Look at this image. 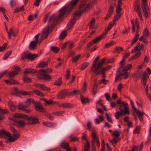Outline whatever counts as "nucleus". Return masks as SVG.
I'll return each instance as SVG.
<instances>
[{"instance_id": "38", "label": "nucleus", "mask_w": 151, "mask_h": 151, "mask_svg": "<svg viewBox=\"0 0 151 151\" xmlns=\"http://www.w3.org/2000/svg\"><path fill=\"white\" fill-rule=\"evenodd\" d=\"M103 101L101 99H99V101L97 102V103L98 104L99 106H101V107L103 108L104 110L105 111H106L107 110L106 108V106L105 105H103V104L102 103Z\"/></svg>"}, {"instance_id": "18", "label": "nucleus", "mask_w": 151, "mask_h": 151, "mask_svg": "<svg viewBox=\"0 0 151 151\" xmlns=\"http://www.w3.org/2000/svg\"><path fill=\"white\" fill-rule=\"evenodd\" d=\"M79 10H80L79 12L78 11H76L74 13L73 18L76 20V19L77 17L81 16V13L84 12L82 9H79Z\"/></svg>"}, {"instance_id": "2", "label": "nucleus", "mask_w": 151, "mask_h": 151, "mask_svg": "<svg viewBox=\"0 0 151 151\" xmlns=\"http://www.w3.org/2000/svg\"><path fill=\"white\" fill-rule=\"evenodd\" d=\"M52 72L51 69L47 68L45 69L39 70L38 72L37 78L40 80H43L45 81H49L52 78V77L48 73Z\"/></svg>"}, {"instance_id": "59", "label": "nucleus", "mask_w": 151, "mask_h": 151, "mask_svg": "<svg viewBox=\"0 0 151 151\" xmlns=\"http://www.w3.org/2000/svg\"><path fill=\"white\" fill-rule=\"evenodd\" d=\"M9 112V111L8 109H1L0 108V113L2 114H8Z\"/></svg>"}, {"instance_id": "63", "label": "nucleus", "mask_w": 151, "mask_h": 151, "mask_svg": "<svg viewBox=\"0 0 151 151\" xmlns=\"http://www.w3.org/2000/svg\"><path fill=\"white\" fill-rule=\"evenodd\" d=\"M64 112L65 111H64L56 112H53V114L55 115L61 116L63 115V114H64Z\"/></svg>"}, {"instance_id": "33", "label": "nucleus", "mask_w": 151, "mask_h": 151, "mask_svg": "<svg viewBox=\"0 0 151 151\" xmlns=\"http://www.w3.org/2000/svg\"><path fill=\"white\" fill-rule=\"evenodd\" d=\"M67 31H63L60 34L59 36L60 39L61 40H63L64 39V38L67 36Z\"/></svg>"}, {"instance_id": "42", "label": "nucleus", "mask_w": 151, "mask_h": 151, "mask_svg": "<svg viewBox=\"0 0 151 151\" xmlns=\"http://www.w3.org/2000/svg\"><path fill=\"white\" fill-rule=\"evenodd\" d=\"M62 83V78L61 77H59L55 81L54 84V85L60 86L61 84Z\"/></svg>"}, {"instance_id": "28", "label": "nucleus", "mask_w": 151, "mask_h": 151, "mask_svg": "<svg viewBox=\"0 0 151 151\" xmlns=\"http://www.w3.org/2000/svg\"><path fill=\"white\" fill-rule=\"evenodd\" d=\"M120 111L115 113V118L117 119H119V117L121 115L122 116H124L126 115V114Z\"/></svg>"}, {"instance_id": "10", "label": "nucleus", "mask_w": 151, "mask_h": 151, "mask_svg": "<svg viewBox=\"0 0 151 151\" xmlns=\"http://www.w3.org/2000/svg\"><path fill=\"white\" fill-rule=\"evenodd\" d=\"M27 121L29 124L32 125H34L40 123L38 119L34 117H28Z\"/></svg>"}, {"instance_id": "52", "label": "nucleus", "mask_w": 151, "mask_h": 151, "mask_svg": "<svg viewBox=\"0 0 151 151\" xmlns=\"http://www.w3.org/2000/svg\"><path fill=\"white\" fill-rule=\"evenodd\" d=\"M90 143L89 142H86L85 145L84 151H90Z\"/></svg>"}, {"instance_id": "13", "label": "nucleus", "mask_w": 151, "mask_h": 151, "mask_svg": "<svg viewBox=\"0 0 151 151\" xmlns=\"http://www.w3.org/2000/svg\"><path fill=\"white\" fill-rule=\"evenodd\" d=\"M35 101H36L32 99L28 98L27 99V100L24 102L26 105L25 106L26 107L28 108L30 106L31 103H32L34 104Z\"/></svg>"}, {"instance_id": "45", "label": "nucleus", "mask_w": 151, "mask_h": 151, "mask_svg": "<svg viewBox=\"0 0 151 151\" xmlns=\"http://www.w3.org/2000/svg\"><path fill=\"white\" fill-rule=\"evenodd\" d=\"M134 10L135 12H137L141 10V8L139 4L138 3H137L135 4L134 7Z\"/></svg>"}, {"instance_id": "25", "label": "nucleus", "mask_w": 151, "mask_h": 151, "mask_svg": "<svg viewBox=\"0 0 151 151\" xmlns=\"http://www.w3.org/2000/svg\"><path fill=\"white\" fill-rule=\"evenodd\" d=\"M60 146L63 149H66L69 147V143L66 142L65 141L61 142Z\"/></svg>"}, {"instance_id": "6", "label": "nucleus", "mask_w": 151, "mask_h": 151, "mask_svg": "<svg viewBox=\"0 0 151 151\" xmlns=\"http://www.w3.org/2000/svg\"><path fill=\"white\" fill-rule=\"evenodd\" d=\"M87 2V0H83L81 1L78 6L79 9H82L83 11L85 12L87 9L90 8L92 6L91 3H88L86 4Z\"/></svg>"}, {"instance_id": "39", "label": "nucleus", "mask_w": 151, "mask_h": 151, "mask_svg": "<svg viewBox=\"0 0 151 151\" xmlns=\"http://www.w3.org/2000/svg\"><path fill=\"white\" fill-rule=\"evenodd\" d=\"M33 92L36 95L40 97H43L44 96V94L42 92L39 90H34Z\"/></svg>"}, {"instance_id": "20", "label": "nucleus", "mask_w": 151, "mask_h": 151, "mask_svg": "<svg viewBox=\"0 0 151 151\" xmlns=\"http://www.w3.org/2000/svg\"><path fill=\"white\" fill-rule=\"evenodd\" d=\"M91 137L92 139L91 143H95L96 140L99 139L98 137L96 136V133L94 131L91 132Z\"/></svg>"}, {"instance_id": "8", "label": "nucleus", "mask_w": 151, "mask_h": 151, "mask_svg": "<svg viewBox=\"0 0 151 151\" xmlns=\"http://www.w3.org/2000/svg\"><path fill=\"white\" fill-rule=\"evenodd\" d=\"M34 106L35 109L37 111L40 112H43L45 111V109L42 106L40 102L36 101Z\"/></svg>"}, {"instance_id": "27", "label": "nucleus", "mask_w": 151, "mask_h": 151, "mask_svg": "<svg viewBox=\"0 0 151 151\" xmlns=\"http://www.w3.org/2000/svg\"><path fill=\"white\" fill-rule=\"evenodd\" d=\"M99 58L100 57L99 56H98L96 57L94 60L93 61V65L91 67V70H92L93 68H95L97 66V63L99 59Z\"/></svg>"}, {"instance_id": "34", "label": "nucleus", "mask_w": 151, "mask_h": 151, "mask_svg": "<svg viewBox=\"0 0 151 151\" xmlns=\"http://www.w3.org/2000/svg\"><path fill=\"white\" fill-rule=\"evenodd\" d=\"M132 68V65L131 64H128L123 68V71H127Z\"/></svg>"}, {"instance_id": "1", "label": "nucleus", "mask_w": 151, "mask_h": 151, "mask_svg": "<svg viewBox=\"0 0 151 151\" xmlns=\"http://www.w3.org/2000/svg\"><path fill=\"white\" fill-rule=\"evenodd\" d=\"M79 0H72L67 6H63L61 8L59 14V17L63 16L65 14H68L75 7Z\"/></svg>"}, {"instance_id": "21", "label": "nucleus", "mask_w": 151, "mask_h": 151, "mask_svg": "<svg viewBox=\"0 0 151 151\" xmlns=\"http://www.w3.org/2000/svg\"><path fill=\"white\" fill-rule=\"evenodd\" d=\"M11 134L9 132L5 131L4 130H0V136L4 137L6 136L8 137H10Z\"/></svg>"}, {"instance_id": "60", "label": "nucleus", "mask_w": 151, "mask_h": 151, "mask_svg": "<svg viewBox=\"0 0 151 151\" xmlns=\"http://www.w3.org/2000/svg\"><path fill=\"white\" fill-rule=\"evenodd\" d=\"M131 23L132 24V31L133 33H134L135 32V25H134V19H133L131 20Z\"/></svg>"}, {"instance_id": "30", "label": "nucleus", "mask_w": 151, "mask_h": 151, "mask_svg": "<svg viewBox=\"0 0 151 151\" xmlns=\"http://www.w3.org/2000/svg\"><path fill=\"white\" fill-rule=\"evenodd\" d=\"M95 19L94 17L92 18L89 24V26L90 28L93 29L95 23Z\"/></svg>"}, {"instance_id": "54", "label": "nucleus", "mask_w": 151, "mask_h": 151, "mask_svg": "<svg viewBox=\"0 0 151 151\" xmlns=\"http://www.w3.org/2000/svg\"><path fill=\"white\" fill-rule=\"evenodd\" d=\"M60 49L59 47H52L51 48V50L55 53H57L59 52Z\"/></svg>"}, {"instance_id": "37", "label": "nucleus", "mask_w": 151, "mask_h": 151, "mask_svg": "<svg viewBox=\"0 0 151 151\" xmlns=\"http://www.w3.org/2000/svg\"><path fill=\"white\" fill-rule=\"evenodd\" d=\"M80 91L78 90H74L69 93L68 95L69 96H74L75 95H78L79 94Z\"/></svg>"}, {"instance_id": "56", "label": "nucleus", "mask_w": 151, "mask_h": 151, "mask_svg": "<svg viewBox=\"0 0 151 151\" xmlns=\"http://www.w3.org/2000/svg\"><path fill=\"white\" fill-rule=\"evenodd\" d=\"M139 37L138 35H135L134 39L132 41L131 46H132L138 40Z\"/></svg>"}, {"instance_id": "44", "label": "nucleus", "mask_w": 151, "mask_h": 151, "mask_svg": "<svg viewBox=\"0 0 151 151\" xmlns=\"http://www.w3.org/2000/svg\"><path fill=\"white\" fill-rule=\"evenodd\" d=\"M12 52V50H10L9 51L7 52L4 55L3 59L4 60H5L6 59L8 58L9 57V55H10Z\"/></svg>"}, {"instance_id": "58", "label": "nucleus", "mask_w": 151, "mask_h": 151, "mask_svg": "<svg viewBox=\"0 0 151 151\" xmlns=\"http://www.w3.org/2000/svg\"><path fill=\"white\" fill-rule=\"evenodd\" d=\"M89 63L88 62H85L81 66V69L83 70L86 68L89 65Z\"/></svg>"}, {"instance_id": "49", "label": "nucleus", "mask_w": 151, "mask_h": 151, "mask_svg": "<svg viewBox=\"0 0 151 151\" xmlns=\"http://www.w3.org/2000/svg\"><path fill=\"white\" fill-rule=\"evenodd\" d=\"M80 56L81 55L79 54L76 56L73 57L71 59L72 62L73 63L76 62L79 59Z\"/></svg>"}, {"instance_id": "17", "label": "nucleus", "mask_w": 151, "mask_h": 151, "mask_svg": "<svg viewBox=\"0 0 151 151\" xmlns=\"http://www.w3.org/2000/svg\"><path fill=\"white\" fill-rule=\"evenodd\" d=\"M8 105L11 111L13 112L15 111L16 106L14 105L13 102L10 101H9L8 102Z\"/></svg>"}, {"instance_id": "3", "label": "nucleus", "mask_w": 151, "mask_h": 151, "mask_svg": "<svg viewBox=\"0 0 151 151\" xmlns=\"http://www.w3.org/2000/svg\"><path fill=\"white\" fill-rule=\"evenodd\" d=\"M116 103L119 105V109L120 111L126 114H129L128 105L127 103H126L124 101H121V100L119 99L116 101Z\"/></svg>"}, {"instance_id": "40", "label": "nucleus", "mask_w": 151, "mask_h": 151, "mask_svg": "<svg viewBox=\"0 0 151 151\" xmlns=\"http://www.w3.org/2000/svg\"><path fill=\"white\" fill-rule=\"evenodd\" d=\"M18 74V73L17 72L15 71H13L8 74V76L10 78H12Z\"/></svg>"}, {"instance_id": "4", "label": "nucleus", "mask_w": 151, "mask_h": 151, "mask_svg": "<svg viewBox=\"0 0 151 151\" xmlns=\"http://www.w3.org/2000/svg\"><path fill=\"white\" fill-rule=\"evenodd\" d=\"M55 24L53 23L50 26H46L42 31L41 38L46 39L49 35V32L54 28Z\"/></svg>"}, {"instance_id": "41", "label": "nucleus", "mask_w": 151, "mask_h": 151, "mask_svg": "<svg viewBox=\"0 0 151 151\" xmlns=\"http://www.w3.org/2000/svg\"><path fill=\"white\" fill-rule=\"evenodd\" d=\"M38 65L40 68H45L48 65V63L47 62H42L39 63Z\"/></svg>"}, {"instance_id": "35", "label": "nucleus", "mask_w": 151, "mask_h": 151, "mask_svg": "<svg viewBox=\"0 0 151 151\" xmlns=\"http://www.w3.org/2000/svg\"><path fill=\"white\" fill-rule=\"evenodd\" d=\"M103 38L102 36L99 35L96 37L95 39L92 40L94 44H95L99 42Z\"/></svg>"}, {"instance_id": "23", "label": "nucleus", "mask_w": 151, "mask_h": 151, "mask_svg": "<svg viewBox=\"0 0 151 151\" xmlns=\"http://www.w3.org/2000/svg\"><path fill=\"white\" fill-rule=\"evenodd\" d=\"M37 42L35 41H32L30 44V45L29 47V48L31 50H33L34 48L36 47L37 44Z\"/></svg>"}, {"instance_id": "31", "label": "nucleus", "mask_w": 151, "mask_h": 151, "mask_svg": "<svg viewBox=\"0 0 151 151\" xmlns=\"http://www.w3.org/2000/svg\"><path fill=\"white\" fill-rule=\"evenodd\" d=\"M9 32L10 33L11 35H12L13 37L16 36L17 35V34L18 32V30H17L16 32L14 31L13 29V27H11L9 29Z\"/></svg>"}, {"instance_id": "53", "label": "nucleus", "mask_w": 151, "mask_h": 151, "mask_svg": "<svg viewBox=\"0 0 151 151\" xmlns=\"http://www.w3.org/2000/svg\"><path fill=\"white\" fill-rule=\"evenodd\" d=\"M23 80L24 82L26 83H31L32 82L31 79L30 78L27 77L25 76L23 77Z\"/></svg>"}, {"instance_id": "36", "label": "nucleus", "mask_w": 151, "mask_h": 151, "mask_svg": "<svg viewBox=\"0 0 151 151\" xmlns=\"http://www.w3.org/2000/svg\"><path fill=\"white\" fill-rule=\"evenodd\" d=\"M114 50L116 53H119L120 52L124 51V49L122 47H117L114 48Z\"/></svg>"}, {"instance_id": "22", "label": "nucleus", "mask_w": 151, "mask_h": 151, "mask_svg": "<svg viewBox=\"0 0 151 151\" xmlns=\"http://www.w3.org/2000/svg\"><path fill=\"white\" fill-rule=\"evenodd\" d=\"M37 73V71L35 69L29 68L26 69L24 71V73L26 74H34Z\"/></svg>"}, {"instance_id": "29", "label": "nucleus", "mask_w": 151, "mask_h": 151, "mask_svg": "<svg viewBox=\"0 0 151 151\" xmlns=\"http://www.w3.org/2000/svg\"><path fill=\"white\" fill-rule=\"evenodd\" d=\"M21 91H22V90H19L17 88L15 87L12 91V93L13 94L17 96H18L21 94Z\"/></svg>"}, {"instance_id": "15", "label": "nucleus", "mask_w": 151, "mask_h": 151, "mask_svg": "<svg viewBox=\"0 0 151 151\" xmlns=\"http://www.w3.org/2000/svg\"><path fill=\"white\" fill-rule=\"evenodd\" d=\"M80 98L81 102L83 104H84L86 103H89L90 101L88 97H84V96L81 93Z\"/></svg>"}, {"instance_id": "7", "label": "nucleus", "mask_w": 151, "mask_h": 151, "mask_svg": "<svg viewBox=\"0 0 151 151\" xmlns=\"http://www.w3.org/2000/svg\"><path fill=\"white\" fill-rule=\"evenodd\" d=\"M142 0V5H141L142 10L145 17L147 18L148 17V12L149 11V9L147 3V0Z\"/></svg>"}, {"instance_id": "24", "label": "nucleus", "mask_w": 151, "mask_h": 151, "mask_svg": "<svg viewBox=\"0 0 151 151\" xmlns=\"http://www.w3.org/2000/svg\"><path fill=\"white\" fill-rule=\"evenodd\" d=\"M38 56V55L37 54H32L29 53L28 56V59L31 61L33 60L36 58Z\"/></svg>"}, {"instance_id": "50", "label": "nucleus", "mask_w": 151, "mask_h": 151, "mask_svg": "<svg viewBox=\"0 0 151 151\" xmlns=\"http://www.w3.org/2000/svg\"><path fill=\"white\" fill-rule=\"evenodd\" d=\"M143 35L146 37H149L150 35V33L146 28L143 32Z\"/></svg>"}, {"instance_id": "12", "label": "nucleus", "mask_w": 151, "mask_h": 151, "mask_svg": "<svg viewBox=\"0 0 151 151\" xmlns=\"http://www.w3.org/2000/svg\"><path fill=\"white\" fill-rule=\"evenodd\" d=\"M59 106L63 108H68L70 109L74 107L75 105L72 104L65 103L60 104H59Z\"/></svg>"}, {"instance_id": "16", "label": "nucleus", "mask_w": 151, "mask_h": 151, "mask_svg": "<svg viewBox=\"0 0 151 151\" xmlns=\"http://www.w3.org/2000/svg\"><path fill=\"white\" fill-rule=\"evenodd\" d=\"M12 120L14 121L16 123L18 124V126L20 127H23L25 125V123L24 121L22 120H19L17 121L16 119L13 118Z\"/></svg>"}, {"instance_id": "51", "label": "nucleus", "mask_w": 151, "mask_h": 151, "mask_svg": "<svg viewBox=\"0 0 151 151\" xmlns=\"http://www.w3.org/2000/svg\"><path fill=\"white\" fill-rule=\"evenodd\" d=\"M114 42L113 41H112L109 42V43H107L105 45L104 48H108L110 46H112V45L114 44Z\"/></svg>"}, {"instance_id": "5", "label": "nucleus", "mask_w": 151, "mask_h": 151, "mask_svg": "<svg viewBox=\"0 0 151 151\" xmlns=\"http://www.w3.org/2000/svg\"><path fill=\"white\" fill-rule=\"evenodd\" d=\"M106 60V58L105 57L102 58L98 63L97 67H96L95 68H93L92 70H91V68L90 72H91V71H93L94 73H96V75H98L101 73V69L98 71V70L99 68L102 67L104 63L105 62Z\"/></svg>"}, {"instance_id": "47", "label": "nucleus", "mask_w": 151, "mask_h": 151, "mask_svg": "<svg viewBox=\"0 0 151 151\" xmlns=\"http://www.w3.org/2000/svg\"><path fill=\"white\" fill-rule=\"evenodd\" d=\"M99 84H101L103 83L104 84H107L109 83V81L107 80H106L105 79H103L98 82Z\"/></svg>"}, {"instance_id": "48", "label": "nucleus", "mask_w": 151, "mask_h": 151, "mask_svg": "<svg viewBox=\"0 0 151 151\" xmlns=\"http://www.w3.org/2000/svg\"><path fill=\"white\" fill-rule=\"evenodd\" d=\"M28 54L25 52H24L22 54L20 60H23L25 59H28Z\"/></svg>"}, {"instance_id": "26", "label": "nucleus", "mask_w": 151, "mask_h": 151, "mask_svg": "<svg viewBox=\"0 0 151 151\" xmlns=\"http://www.w3.org/2000/svg\"><path fill=\"white\" fill-rule=\"evenodd\" d=\"M42 124L45 126L50 127H54L56 123H51L49 122H43Z\"/></svg>"}, {"instance_id": "61", "label": "nucleus", "mask_w": 151, "mask_h": 151, "mask_svg": "<svg viewBox=\"0 0 151 151\" xmlns=\"http://www.w3.org/2000/svg\"><path fill=\"white\" fill-rule=\"evenodd\" d=\"M139 40L142 42L146 44H147L148 42L147 39L146 38H145L143 36H142L140 37V38L139 39Z\"/></svg>"}, {"instance_id": "55", "label": "nucleus", "mask_w": 151, "mask_h": 151, "mask_svg": "<svg viewBox=\"0 0 151 151\" xmlns=\"http://www.w3.org/2000/svg\"><path fill=\"white\" fill-rule=\"evenodd\" d=\"M134 111L138 116H142L145 114V113L143 112L139 111L137 110V109Z\"/></svg>"}, {"instance_id": "43", "label": "nucleus", "mask_w": 151, "mask_h": 151, "mask_svg": "<svg viewBox=\"0 0 151 151\" xmlns=\"http://www.w3.org/2000/svg\"><path fill=\"white\" fill-rule=\"evenodd\" d=\"M24 10V6H22V7L18 8V7L16 8L15 9L14 13L19 12H23Z\"/></svg>"}, {"instance_id": "46", "label": "nucleus", "mask_w": 151, "mask_h": 151, "mask_svg": "<svg viewBox=\"0 0 151 151\" xmlns=\"http://www.w3.org/2000/svg\"><path fill=\"white\" fill-rule=\"evenodd\" d=\"M26 106L24 103V104L22 103H20L18 106V109L20 110H24V108H26L25 106Z\"/></svg>"}, {"instance_id": "11", "label": "nucleus", "mask_w": 151, "mask_h": 151, "mask_svg": "<svg viewBox=\"0 0 151 151\" xmlns=\"http://www.w3.org/2000/svg\"><path fill=\"white\" fill-rule=\"evenodd\" d=\"M34 86L42 90L49 91L50 90V89L49 88L47 87L43 84L35 83L34 84Z\"/></svg>"}, {"instance_id": "14", "label": "nucleus", "mask_w": 151, "mask_h": 151, "mask_svg": "<svg viewBox=\"0 0 151 151\" xmlns=\"http://www.w3.org/2000/svg\"><path fill=\"white\" fill-rule=\"evenodd\" d=\"M60 18V17H55V14H53L49 19L48 20V22H50L52 21L53 22V23L55 24V23H56L57 22Z\"/></svg>"}, {"instance_id": "9", "label": "nucleus", "mask_w": 151, "mask_h": 151, "mask_svg": "<svg viewBox=\"0 0 151 151\" xmlns=\"http://www.w3.org/2000/svg\"><path fill=\"white\" fill-rule=\"evenodd\" d=\"M69 93L67 89H63L61 90L58 95V97L59 99H62L65 98Z\"/></svg>"}, {"instance_id": "57", "label": "nucleus", "mask_w": 151, "mask_h": 151, "mask_svg": "<svg viewBox=\"0 0 151 151\" xmlns=\"http://www.w3.org/2000/svg\"><path fill=\"white\" fill-rule=\"evenodd\" d=\"M111 66H107L106 67H103L101 69V71L104 72L105 71H107L109 70L111 68Z\"/></svg>"}, {"instance_id": "62", "label": "nucleus", "mask_w": 151, "mask_h": 151, "mask_svg": "<svg viewBox=\"0 0 151 151\" xmlns=\"http://www.w3.org/2000/svg\"><path fill=\"white\" fill-rule=\"evenodd\" d=\"M140 126H137L135 129L133 131V133L134 134L139 133L140 131Z\"/></svg>"}, {"instance_id": "32", "label": "nucleus", "mask_w": 151, "mask_h": 151, "mask_svg": "<svg viewBox=\"0 0 151 151\" xmlns=\"http://www.w3.org/2000/svg\"><path fill=\"white\" fill-rule=\"evenodd\" d=\"M21 94L24 96H25L27 95H32L33 94V92L30 91H24L22 90V91H21Z\"/></svg>"}, {"instance_id": "64", "label": "nucleus", "mask_w": 151, "mask_h": 151, "mask_svg": "<svg viewBox=\"0 0 151 151\" xmlns=\"http://www.w3.org/2000/svg\"><path fill=\"white\" fill-rule=\"evenodd\" d=\"M121 15L119 14H117L114 16L113 21L114 22L118 20L120 18Z\"/></svg>"}, {"instance_id": "19", "label": "nucleus", "mask_w": 151, "mask_h": 151, "mask_svg": "<svg viewBox=\"0 0 151 151\" xmlns=\"http://www.w3.org/2000/svg\"><path fill=\"white\" fill-rule=\"evenodd\" d=\"M76 19L73 18L71 19L67 25V28L68 30L70 29L74 24Z\"/></svg>"}]
</instances>
